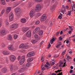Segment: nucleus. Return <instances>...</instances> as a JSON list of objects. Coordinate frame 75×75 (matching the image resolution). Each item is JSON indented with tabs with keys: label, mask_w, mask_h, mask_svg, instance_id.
<instances>
[{
	"label": "nucleus",
	"mask_w": 75,
	"mask_h": 75,
	"mask_svg": "<svg viewBox=\"0 0 75 75\" xmlns=\"http://www.w3.org/2000/svg\"><path fill=\"white\" fill-rule=\"evenodd\" d=\"M41 5L40 4L37 5L35 10H33L30 11V17L31 18H33L34 16V15L35 11H40V10H41Z\"/></svg>",
	"instance_id": "nucleus-1"
},
{
	"label": "nucleus",
	"mask_w": 75,
	"mask_h": 75,
	"mask_svg": "<svg viewBox=\"0 0 75 75\" xmlns=\"http://www.w3.org/2000/svg\"><path fill=\"white\" fill-rule=\"evenodd\" d=\"M47 19V16H46V14H43L41 17L40 18V20L41 21H45V20Z\"/></svg>",
	"instance_id": "nucleus-2"
},
{
	"label": "nucleus",
	"mask_w": 75,
	"mask_h": 75,
	"mask_svg": "<svg viewBox=\"0 0 75 75\" xmlns=\"http://www.w3.org/2000/svg\"><path fill=\"white\" fill-rule=\"evenodd\" d=\"M17 27H18V24L17 23L14 24L11 26L10 29L12 30H14L16 29L17 28Z\"/></svg>",
	"instance_id": "nucleus-3"
},
{
	"label": "nucleus",
	"mask_w": 75,
	"mask_h": 75,
	"mask_svg": "<svg viewBox=\"0 0 75 75\" xmlns=\"http://www.w3.org/2000/svg\"><path fill=\"white\" fill-rule=\"evenodd\" d=\"M10 59L12 62H14L16 60V57L14 55H12L10 57Z\"/></svg>",
	"instance_id": "nucleus-4"
},
{
	"label": "nucleus",
	"mask_w": 75,
	"mask_h": 75,
	"mask_svg": "<svg viewBox=\"0 0 75 75\" xmlns=\"http://www.w3.org/2000/svg\"><path fill=\"white\" fill-rule=\"evenodd\" d=\"M14 18V15L12 13H10L9 15V19L10 21H13Z\"/></svg>",
	"instance_id": "nucleus-5"
},
{
	"label": "nucleus",
	"mask_w": 75,
	"mask_h": 75,
	"mask_svg": "<svg viewBox=\"0 0 75 75\" xmlns=\"http://www.w3.org/2000/svg\"><path fill=\"white\" fill-rule=\"evenodd\" d=\"M25 62V57L24 56H22L21 57V58L20 61L19 63L20 64H23L24 62Z\"/></svg>",
	"instance_id": "nucleus-6"
},
{
	"label": "nucleus",
	"mask_w": 75,
	"mask_h": 75,
	"mask_svg": "<svg viewBox=\"0 0 75 75\" xmlns=\"http://www.w3.org/2000/svg\"><path fill=\"white\" fill-rule=\"evenodd\" d=\"M35 54V53L34 52H32L29 53L28 54L27 57H31L33 56H34Z\"/></svg>",
	"instance_id": "nucleus-7"
},
{
	"label": "nucleus",
	"mask_w": 75,
	"mask_h": 75,
	"mask_svg": "<svg viewBox=\"0 0 75 75\" xmlns=\"http://www.w3.org/2000/svg\"><path fill=\"white\" fill-rule=\"evenodd\" d=\"M25 69H26V67L25 66H23V67L20 69L19 70L18 72H20V73H21V72H24Z\"/></svg>",
	"instance_id": "nucleus-8"
},
{
	"label": "nucleus",
	"mask_w": 75,
	"mask_h": 75,
	"mask_svg": "<svg viewBox=\"0 0 75 75\" xmlns=\"http://www.w3.org/2000/svg\"><path fill=\"white\" fill-rule=\"evenodd\" d=\"M20 48H24L25 49V48H28V46H27L26 45H24L23 44H22L20 45Z\"/></svg>",
	"instance_id": "nucleus-9"
},
{
	"label": "nucleus",
	"mask_w": 75,
	"mask_h": 75,
	"mask_svg": "<svg viewBox=\"0 0 75 75\" xmlns=\"http://www.w3.org/2000/svg\"><path fill=\"white\" fill-rule=\"evenodd\" d=\"M28 30V27H23L22 28V31L24 33H25Z\"/></svg>",
	"instance_id": "nucleus-10"
},
{
	"label": "nucleus",
	"mask_w": 75,
	"mask_h": 75,
	"mask_svg": "<svg viewBox=\"0 0 75 75\" xmlns=\"http://www.w3.org/2000/svg\"><path fill=\"white\" fill-rule=\"evenodd\" d=\"M31 30H29L27 32L26 35V37H30L31 35Z\"/></svg>",
	"instance_id": "nucleus-11"
},
{
	"label": "nucleus",
	"mask_w": 75,
	"mask_h": 75,
	"mask_svg": "<svg viewBox=\"0 0 75 75\" xmlns=\"http://www.w3.org/2000/svg\"><path fill=\"white\" fill-rule=\"evenodd\" d=\"M10 11H11V7H7V9L6 11V13L7 14H8V13H10Z\"/></svg>",
	"instance_id": "nucleus-12"
},
{
	"label": "nucleus",
	"mask_w": 75,
	"mask_h": 75,
	"mask_svg": "<svg viewBox=\"0 0 75 75\" xmlns=\"http://www.w3.org/2000/svg\"><path fill=\"white\" fill-rule=\"evenodd\" d=\"M71 10L68 11V15L69 16H71V12H72L73 10H74V8L73 7H71Z\"/></svg>",
	"instance_id": "nucleus-13"
},
{
	"label": "nucleus",
	"mask_w": 75,
	"mask_h": 75,
	"mask_svg": "<svg viewBox=\"0 0 75 75\" xmlns=\"http://www.w3.org/2000/svg\"><path fill=\"white\" fill-rule=\"evenodd\" d=\"M2 73H6L7 72V69L5 67L3 68L1 70Z\"/></svg>",
	"instance_id": "nucleus-14"
},
{
	"label": "nucleus",
	"mask_w": 75,
	"mask_h": 75,
	"mask_svg": "<svg viewBox=\"0 0 75 75\" xmlns=\"http://www.w3.org/2000/svg\"><path fill=\"white\" fill-rule=\"evenodd\" d=\"M6 33H7V32L5 30L1 31V35H5L6 34Z\"/></svg>",
	"instance_id": "nucleus-15"
},
{
	"label": "nucleus",
	"mask_w": 75,
	"mask_h": 75,
	"mask_svg": "<svg viewBox=\"0 0 75 75\" xmlns=\"http://www.w3.org/2000/svg\"><path fill=\"white\" fill-rule=\"evenodd\" d=\"M20 11V8H16V9H15V13H19Z\"/></svg>",
	"instance_id": "nucleus-16"
},
{
	"label": "nucleus",
	"mask_w": 75,
	"mask_h": 75,
	"mask_svg": "<svg viewBox=\"0 0 75 75\" xmlns=\"http://www.w3.org/2000/svg\"><path fill=\"white\" fill-rule=\"evenodd\" d=\"M8 49L9 50H14V47L13 45H10L8 47Z\"/></svg>",
	"instance_id": "nucleus-17"
},
{
	"label": "nucleus",
	"mask_w": 75,
	"mask_h": 75,
	"mask_svg": "<svg viewBox=\"0 0 75 75\" xmlns=\"http://www.w3.org/2000/svg\"><path fill=\"white\" fill-rule=\"evenodd\" d=\"M12 38H13L11 35H9L8 36L7 38V40H8L11 41V40H12Z\"/></svg>",
	"instance_id": "nucleus-18"
},
{
	"label": "nucleus",
	"mask_w": 75,
	"mask_h": 75,
	"mask_svg": "<svg viewBox=\"0 0 75 75\" xmlns=\"http://www.w3.org/2000/svg\"><path fill=\"white\" fill-rule=\"evenodd\" d=\"M9 53H10V52L7 51H4L3 52V53L5 55H8V54H9Z\"/></svg>",
	"instance_id": "nucleus-19"
},
{
	"label": "nucleus",
	"mask_w": 75,
	"mask_h": 75,
	"mask_svg": "<svg viewBox=\"0 0 75 75\" xmlns=\"http://www.w3.org/2000/svg\"><path fill=\"white\" fill-rule=\"evenodd\" d=\"M33 60V58L30 57L27 60V62H31V61H32Z\"/></svg>",
	"instance_id": "nucleus-20"
},
{
	"label": "nucleus",
	"mask_w": 75,
	"mask_h": 75,
	"mask_svg": "<svg viewBox=\"0 0 75 75\" xmlns=\"http://www.w3.org/2000/svg\"><path fill=\"white\" fill-rule=\"evenodd\" d=\"M26 19L25 18H23L21 20V22L22 23H24L26 22Z\"/></svg>",
	"instance_id": "nucleus-21"
},
{
	"label": "nucleus",
	"mask_w": 75,
	"mask_h": 75,
	"mask_svg": "<svg viewBox=\"0 0 75 75\" xmlns=\"http://www.w3.org/2000/svg\"><path fill=\"white\" fill-rule=\"evenodd\" d=\"M65 7L64 6H62V8H64V10H62V9L61 11L62 13H63V14H64V13L66 11V10H65Z\"/></svg>",
	"instance_id": "nucleus-22"
},
{
	"label": "nucleus",
	"mask_w": 75,
	"mask_h": 75,
	"mask_svg": "<svg viewBox=\"0 0 75 75\" xmlns=\"http://www.w3.org/2000/svg\"><path fill=\"white\" fill-rule=\"evenodd\" d=\"M2 5H4L6 4L4 0H0Z\"/></svg>",
	"instance_id": "nucleus-23"
},
{
	"label": "nucleus",
	"mask_w": 75,
	"mask_h": 75,
	"mask_svg": "<svg viewBox=\"0 0 75 75\" xmlns=\"http://www.w3.org/2000/svg\"><path fill=\"white\" fill-rule=\"evenodd\" d=\"M9 68H10V69L11 71H13V65L11 64V65H10Z\"/></svg>",
	"instance_id": "nucleus-24"
},
{
	"label": "nucleus",
	"mask_w": 75,
	"mask_h": 75,
	"mask_svg": "<svg viewBox=\"0 0 75 75\" xmlns=\"http://www.w3.org/2000/svg\"><path fill=\"white\" fill-rule=\"evenodd\" d=\"M46 64H45V67L46 68H48V66H50V64L49 62H47L46 63Z\"/></svg>",
	"instance_id": "nucleus-25"
},
{
	"label": "nucleus",
	"mask_w": 75,
	"mask_h": 75,
	"mask_svg": "<svg viewBox=\"0 0 75 75\" xmlns=\"http://www.w3.org/2000/svg\"><path fill=\"white\" fill-rule=\"evenodd\" d=\"M40 16H41V14L40 13H38L36 15V16L37 18L39 17Z\"/></svg>",
	"instance_id": "nucleus-26"
},
{
	"label": "nucleus",
	"mask_w": 75,
	"mask_h": 75,
	"mask_svg": "<svg viewBox=\"0 0 75 75\" xmlns=\"http://www.w3.org/2000/svg\"><path fill=\"white\" fill-rule=\"evenodd\" d=\"M55 41V38H53L52 40H51V41H50V42L51 44H53L54 42V41Z\"/></svg>",
	"instance_id": "nucleus-27"
},
{
	"label": "nucleus",
	"mask_w": 75,
	"mask_h": 75,
	"mask_svg": "<svg viewBox=\"0 0 75 75\" xmlns=\"http://www.w3.org/2000/svg\"><path fill=\"white\" fill-rule=\"evenodd\" d=\"M62 44V43H61V42H59V44H58L56 46V48H59V47H60V46Z\"/></svg>",
	"instance_id": "nucleus-28"
},
{
	"label": "nucleus",
	"mask_w": 75,
	"mask_h": 75,
	"mask_svg": "<svg viewBox=\"0 0 75 75\" xmlns=\"http://www.w3.org/2000/svg\"><path fill=\"white\" fill-rule=\"evenodd\" d=\"M43 33V32H42V30H40L39 33V34L40 35H41Z\"/></svg>",
	"instance_id": "nucleus-29"
},
{
	"label": "nucleus",
	"mask_w": 75,
	"mask_h": 75,
	"mask_svg": "<svg viewBox=\"0 0 75 75\" xmlns=\"http://www.w3.org/2000/svg\"><path fill=\"white\" fill-rule=\"evenodd\" d=\"M5 12V9H3V10H2L1 11V16H2L3 14H4Z\"/></svg>",
	"instance_id": "nucleus-30"
},
{
	"label": "nucleus",
	"mask_w": 75,
	"mask_h": 75,
	"mask_svg": "<svg viewBox=\"0 0 75 75\" xmlns=\"http://www.w3.org/2000/svg\"><path fill=\"white\" fill-rule=\"evenodd\" d=\"M61 71H62V70H58L57 71H55V72H56V74H58V72H61Z\"/></svg>",
	"instance_id": "nucleus-31"
},
{
	"label": "nucleus",
	"mask_w": 75,
	"mask_h": 75,
	"mask_svg": "<svg viewBox=\"0 0 75 75\" xmlns=\"http://www.w3.org/2000/svg\"><path fill=\"white\" fill-rule=\"evenodd\" d=\"M55 9V6H52L50 8V10H54Z\"/></svg>",
	"instance_id": "nucleus-32"
},
{
	"label": "nucleus",
	"mask_w": 75,
	"mask_h": 75,
	"mask_svg": "<svg viewBox=\"0 0 75 75\" xmlns=\"http://www.w3.org/2000/svg\"><path fill=\"white\" fill-rule=\"evenodd\" d=\"M35 30H36L38 32L40 30V28L38 27H37L36 28H35Z\"/></svg>",
	"instance_id": "nucleus-33"
},
{
	"label": "nucleus",
	"mask_w": 75,
	"mask_h": 75,
	"mask_svg": "<svg viewBox=\"0 0 75 75\" xmlns=\"http://www.w3.org/2000/svg\"><path fill=\"white\" fill-rule=\"evenodd\" d=\"M5 23L6 25H8L9 24L8 21V20L7 19L5 21Z\"/></svg>",
	"instance_id": "nucleus-34"
},
{
	"label": "nucleus",
	"mask_w": 75,
	"mask_h": 75,
	"mask_svg": "<svg viewBox=\"0 0 75 75\" xmlns=\"http://www.w3.org/2000/svg\"><path fill=\"white\" fill-rule=\"evenodd\" d=\"M40 22L39 21H36L35 24L36 25H38V24H40Z\"/></svg>",
	"instance_id": "nucleus-35"
},
{
	"label": "nucleus",
	"mask_w": 75,
	"mask_h": 75,
	"mask_svg": "<svg viewBox=\"0 0 75 75\" xmlns=\"http://www.w3.org/2000/svg\"><path fill=\"white\" fill-rule=\"evenodd\" d=\"M18 69V67H17V66H15L14 67V69H15V70H17Z\"/></svg>",
	"instance_id": "nucleus-36"
},
{
	"label": "nucleus",
	"mask_w": 75,
	"mask_h": 75,
	"mask_svg": "<svg viewBox=\"0 0 75 75\" xmlns=\"http://www.w3.org/2000/svg\"><path fill=\"white\" fill-rule=\"evenodd\" d=\"M38 32V31L36 29L34 30L33 33L34 34H37Z\"/></svg>",
	"instance_id": "nucleus-37"
},
{
	"label": "nucleus",
	"mask_w": 75,
	"mask_h": 75,
	"mask_svg": "<svg viewBox=\"0 0 75 75\" xmlns=\"http://www.w3.org/2000/svg\"><path fill=\"white\" fill-rule=\"evenodd\" d=\"M13 38H14V39H17V35H14Z\"/></svg>",
	"instance_id": "nucleus-38"
},
{
	"label": "nucleus",
	"mask_w": 75,
	"mask_h": 75,
	"mask_svg": "<svg viewBox=\"0 0 75 75\" xmlns=\"http://www.w3.org/2000/svg\"><path fill=\"white\" fill-rule=\"evenodd\" d=\"M30 63H28L26 64V66L28 67H29L30 66Z\"/></svg>",
	"instance_id": "nucleus-39"
},
{
	"label": "nucleus",
	"mask_w": 75,
	"mask_h": 75,
	"mask_svg": "<svg viewBox=\"0 0 75 75\" xmlns=\"http://www.w3.org/2000/svg\"><path fill=\"white\" fill-rule=\"evenodd\" d=\"M32 42L33 44H35V43H36V41H35V40H32Z\"/></svg>",
	"instance_id": "nucleus-40"
},
{
	"label": "nucleus",
	"mask_w": 75,
	"mask_h": 75,
	"mask_svg": "<svg viewBox=\"0 0 75 75\" xmlns=\"http://www.w3.org/2000/svg\"><path fill=\"white\" fill-rule=\"evenodd\" d=\"M5 46V45L4 43H2L1 44V47L2 48H3V47H4Z\"/></svg>",
	"instance_id": "nucleus-41"
},
{
	"label": "nucleus",
	"mask_w": 75,
	"mask_h": 75,
	"mask_svg": "<svg viewBox=\"0 0 75 75\" xmlns=\"http://www.w3.org/2000/svg\"><path fill=\"white\" fill-rule=\"evenodd\" d=\"M35 38L37 39V38H38V35L37 34H35Z\"/></svg>",
	"instance_id": "nucleus-42"
},
{
	"label": "nucleus",
	"mask_w": 75,
	"mask_h": 75,
	"mask_svg": "<svg viewBox=\"0 0 75 75\" xmlns=\"http://www.w3.org/2000/svg\"><path fill=\"white\" fill-rule=\"evenodd\" d=\"M65 52H66V50L64 51L62 53V55H64L65 54Z\"/></svg>",
	"instance_id": "nucleus-43"
},
{
	"label": "nucleus",
	"mask_w": 75,
	"mask_h": 75,
	"mask_svg": "<svg viewBox=\"0 0 75 75\" xmlns=\"http://www.w3.org/2000/svg\"><path fill=\"white\" fill-rule=\"evenodd\" d=\"M2 25V21L0 19V28Z\"/></svg>",
	"instance_id": "nucleus-44"
},
{
	"label": "nucleus",
	"mask_w": 75,
	"mask_h": 75,
	"mask_svg": "<svg viewBox=\"0 0 75 75\" xmlns=\"http://www.w3.org/2000/svg\"><path fill=\"white\" fill-rule=\"evenodd\" d=\"M60 33V32H58L56 34V36H58L59 34V33Z\"/></svg>",
	"instance_id": "nucleus-45"
},
{
	"label": "nucleus",
	"mask_w": 75,
	"mask_h": 75,
	"mask_svg": "<svg viewBox=\"0 0 75 75\" xmlns=\"http://www.w3.org/2000/svg\"><path fill=\"white\" fill-rule=\"evenodd\" d=\"M43 42H44V41H42L40 43V47H41L42 45L43 44Z\"/></svg>",
	"instance_id": "nucleus-46"
},
{
	"label": "nucleus",
	"mask_w": 75,
	"mask_h": 75,
	"mask_svg": "<svg viewBox=\"0 0 75 75\" xmlns=\"http://www.w3.org/2000/svg\"><path fill=\"white\" fill-rule=\"evenodd\" d=\"M58 18H59L60 19H62V16H61L60 15H59L58 16Z\"/></svg>",
	"instance_id": "nucleus-47"
},
{
	"label": "nucleus",
	"mask_w": 75,
	"mask_h": 75,
	"mask_svg": "<svg viewBox=\"0 0 75 75\" xmlns=\"http://www.w3.org/2000/svg\"><path fill=\"white\" fill-rule=\"evenodd\" d=\"M59 40L61 41H62V38L61 37H60Z\"/></svg>",
	"instance_id": "nucleus-48"
},
{
	"label": "nucleus",
	"mask_w": 75,
	"mask_h": 75,
	"mask_svg": "<svg viewBox=\"0 0 75 75\" xmlns=\"http://www.w3.org/2000/svg\"><path fill=\"white\" fill-rule=\"evenodd\" d=\"M18 60H20V59H21V57H20V56H19L18 57Z\"/></svg>",
	"instance_id": "nucleus-49"
},
{
	"label": "nucleus",
	"mask_w": 75,
	"mask_h": 75,
	"mask_svg": "<svg viewBox=\"0 0 75 75\" xmlns=\"http://www.w3.org/2000/svg\"><path fill=\"white\" fill-rule=\"evenodd\" d=\"M67 57L68 58H69V59H72V58H71V57H69V56H67Z\"/></svg>",
	"instance_id": "nucleus-50"
},
{
	"label": "nucleus",
	"mask_w": 75,
	"mask_h": 75,
	"mask_svg": "<svg viewBox=\"0 0 75 75\" xmlns=\"http://www.w3.org/2000/svg\"><path fill=\"white\" fill-rule=\"evenodd\" d=\"M54 64H55V63H54V62H52L51 63V65H54Z\"/></svg>",
	"instance_id": "nucleus-51"
},
{
	"label": "nucleus",
	"mask_w": 75,
	"mask_h": 75,
	"mask_svg": "<svg viewBox=\"0 0 75 75\" xmlns=\"http://www.w3.org/2000/svg\"><path fill=\"white\" fill-rule=\"evenodd\" d=\"M59 63H60V64H63V62H62L61 61H60Z\"/></svg>",
	"instance_id": "nucleus-52"
},
{
	"label": "nucleus",
	"mask_w": 75,
	"mask_h": 75,
	"mask_svg": "<svg viewBox=\"0 0 75 75\" xmlns=\"http://www.w3.org/2000/svg\"><path fill=\"white\" fill-rule=\"evenodd\" d=\"M42 71H44L45 70V67H44L42 68Z\"/></svg>",
	"instance_id": "nucleus-53"
},
{
	"label": "nucleus",
	"mask_w": 75,
	"mask_h": 75,
	"mask_svg": "<svg viewBox=\"0 0 75 75\" xmlns=\"http://www.w3.org/2000/svg\"><path fill=\"white\" fill-rule=\"evenodd\" d=\"M70 68L71 69H73V68H74V67H73V66H71L70 67Z\"/></svg>",
	"instance_id": "nucleus-54"
},
{
	"label": "nucleus",
	"mask_w": 75,
	"mask_h": 75,
	"mask_svg": "<svg viewBox=\"0 0 75 75\" xmlns=\"http://www.w3.org/2000/svg\"><path fill=\"white\" fill-rule=\"evenodd\" d=\"M62 33H63V32L62 31H61L60 33V35H62Z\"/></svg>",
	"instance_id": "nucleus-55"
},
{
	"label": "nucleus",
	"mask_w": 75,
	"mask_h": 75,
	"mask_svg": "<svg viewBox=\"0 0 75 75\" xmlns=\"http://www.w3.org/2000/svg\"><path fill=\"white\" fill-rule=\"evenodd\" d=\"M51 45L50 44L49 45H48V48H50V47H51Z\"/></svg>",
	"instance_id": "nucleus-56"
},
{
	"label": "nucleus",
	"mask_w": 75,
	"mask_h": 75,
	"mask_svg": "<svg viewBox=\"0 0 75 75\" xmlns=\"http://www.w3.org/2000/svg\"><path fill=\"white\" fill-rule=\"evenodd\" d=\"M65 64H66V62H65L64 63V65L63 66V67H65Z\"/></svg>",
	"instance_id": "nucleus-57"
},
{
	"label": "nucleus",
	"mask_w": 75,
	"mask_h": 75,
	"mask_svg": "<svg viewBox=\"0 0 75 75\" xmlns=\"http://www.w3.org/2000/svg\"><path fill=\"white\" fill-rule=\"evenodd\" d=\"M73 72V70H70V73H72Z\"/></svg>",
	"instance_id": "nucleus-58"
},
{
	"label": "nucleus",
	"mask_w": 75,
	"mask_h": 75,
	"mask_svg": "<svg viewBox=\"0 0 75 75\" xmlns=\"http://www.w3.org/2000/svg\"><path fill=\"white\" fill-rule=\"evenodd\" d=\"M69 54H72V51H70L69 52Z\"/></svg>",
	"instance_id": "nucleus-59"
},
{
	"label": "nucleus",
	"mask_w": 75,
	"mask_h": 75,
	"mask_svg": "<svg viewBox=\"0 0 75 75\" xmlns=\"http://www.w3.org/2000/svg\"><path fill=\"white\" fill-rule=\"evenodd\" d=\"M52 75H57V74H54V73H53L51 74Z\"/></svg>",
	"instance_id": "nucleus-60"
},
{
	"label": "nucleus",
	"mask_w": 75,
	"mask_h": 75,
	"mask_svg": "<svg viewBox=\"0 0 75 75\" xmlns=\"http://www.w3.org/2000/svg\"><path fill=\"white\" fill-rule=\"evenodd\" d=\"M66 43L67 44H68V43H69V40H67L66 41Z\"/></svg>",
	"instance_id": "nucleus-61"
},
{
	"label": "nucleus",
	"mask_w": 75,
	"mask_h": 75,
	"mask_svg": "<svg viewBox=\"0 0 75 75\" xmlns=\"http://www.w3.org/2000/svg\"><path fill=\"white\" fill-rule=\"evenodd\" d=\"M55 1V0H52V3H54Z\"/></svg>",
	"instance_id": "nucleus-62"
},
{
	"label": "nucleus",
	"mask_w": 75,
	"mask_h": 75,
	"mask_svg": "<svg viewBox=\"0 0 75 75\" xmlns=\"http://www.w3.org/2000/svg\"><path fill=\"white\" fill-rule=\"evenodd\" d=\"M69 33L70 34H71V31H69Z\"/></svg>",
	"instance_id": "nucleus-63"
},
{
	"label": "nucleus",
	"mask_w": 75,
	"mask_h": 75,
	"mask_svg": "<svg viewBox=\"0 0 75 75\" xmlns=\"http://www.w3.org/2000/svg\"><path fill=\"white\" fill-rule=\"evenodd\" d=\"M66 8H67V9H68V6H66Z\"/></svg>",
	"instance_id": "nucleus-64"
}]
</instances>
